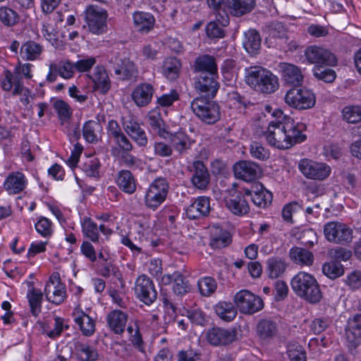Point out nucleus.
I'll return each mask as SVG.
<instances>
[{
	"label": "nucleus",
	"instance_id": "obj_53",
	"mask_svg": "<svg viewBox=\"0 0 361 361\" xmlns=\"http://www.w3.org/2000/svg\"><path fill=\"white\" fill-rule=\"evenodd\" d=\"M257 331L262 338H267L276 334V326L272 321L264 319L258 323Z\"/></svg>",
	"mask_w": 361,
	"mask_h": 361
},
{
	"label": "nucleus",
	"instance_id": "obj_31",
	"mask_svg": "<svg viewBox=\"0 0 361 361\" xmlns=\"http://www.w3.org/2000/svg\"><path fill=\"white\" fill-rule=\"evenodd\" d=\"M42 333L50 338H56L61 336L65 329H68L69 326L66 323L65 319L60 317H54L52 321L42 322L41 324Z\"/></svg>",
	"mask_w": 361,
	"mask_h": 361
},
{
	"label": "nucleus",
	"instance_id": "obj_56",
	"mask_svg": "<svg viewBox=\"0 0 361 361\" xmlns=\"http://www.w3.org/2000/svg\"><path fill=\"white\" fill-rule=\"evenodd\" d=\"M42 31L44 37L50 42L58 40L60 37H66L65 33L57 30L56 24H43Z\"/></svg>",
	"mask_w": 361,
	"mask_h": 361
},
{
	"label": "nucleus",
	"instance_id": "obj_36",
	"mask_svg": "<svg viewBox=\"0 0 361 361\" xmlns=\"http://www.w3.org/2000/svg\"><path fill=\"white\" fill-rule=\"evenodd\" d=\"M43 47L32 40L25 42L20 51V57L25 61H35L40 58Z\"/></svg>",
	"mask_w": 361,
	"mask_h": 361
},
{
	"label": "nucleus",
	"instance_id": "obj_47",
	"mask_svg": "<svg viewBox=\"0 0 361 361\" xmlns=\"http://www.w3.org/2000/svg\"><path fill=\"white\" fill-rule=\"evenodd\" d=\"M341 114L343 119L347 123H356L361 121V106H346L343 109Z\"/></svg>",
	"mask_w": 361,
	"mask_h": 361
},
{
	"label": "nucleus",
	"instance_id": "obj_28",
	"mask_svg": "<svg viewBox=\"0 0 361 361\" xmlns=\"http://www.w3.org/2000/svg\"><path fill=\"white\" fill-rule=\"evenodd\" d=\"M169 140L172 149H174L179 154L188 153L194 144V141L183 131L171 134Z\"/></svg>",
	"mask_w": 361,
	"mask_h": 361
},
{
	"label": "nucleus",
	"instance_id": "obj_2",
	"mask_svg": "<svg viewBox=\"0 0 361 361\" xmlns=\"http://www.w3.org/2000/svg\"><path fill=\"white\" fill-rule=\"evenodd\" d=\"M245 82L251 88L264 94L273 93L279 88L278 78L269 70L259 66L245 69Z\"/></svg>",
	"mask_w": 361,
	"mask_h": 361
},
{
	"label": "nucleus",
	"instance_id": "obj_18",
	"mask_svg": "<svg viewBox=\"0 0 361 361\" xmlns=\"http://www.w3.org/2000/svg\"><path fill=\"white\" fill-rule=\"evenodd\" d=\"M123 128L127 135L140 147H145L148 144V137L141 124L133 118H125Z\"/></svg>",
	"mask_w": 361,
	"mask_h": 361
},
{
	"label": "nucleus",
	"instance_id": "obj_40",
	"mask_svg": "<svg viewBox=\"0 0 361 361\" xmlns=\"http://www.w3.org/2000/svg\"><path fill=\"white\" fill-rule=\"evenodd\" d=\"M218 317L225 322L233 320L237 315V310L230 302L220 301L214 306Z\"/></svg>",
	"mask_w": 361,
	"mask_h": 361
},
{
	"label": "nucleus",
	"instance_id": "obj_20",
	"mask_svg": "<svg viewBox=\"0 0 361 361\" xmlns=\"http://www.w3.org/2000/svg\"><path fill=\"white\" fill-rule=\"evenodd\" d=\"M192 71L197 75H218V66L216 59L209 54L197 57L194 61Z\"/></svg>",
	"mask_w": 361,
	"mask_h": 361
},
{
	"label": "nucleus",
	"instance_id": "obj_61",
	"mask_svg": "<svg viewBox=\"0 0 361 361\" xmlns=\"http://www.w3.org/2000/svg\"><path fill=\"white\" fill-rule=\"evenodd\" d=\"M80 252L91 262L97 261V253L91 241L83 240L80 245Z\"/></svg>",
	"mask_w": 361,
	"mask_h": 361
},
{
	"label": "nucleus",
	"instance_id": "obj_37",
	"mask_svg": "<svg viewBox=\"0 0 361 361\" xmlns=\"http://www.w3.org/2000/svg\"><path fill=\"white\" fill-rule=\"evenodd\" d=\"M266 271L269 279H277L285 272L287 264L284 259L279 257L269 258L266 262Z\"/></svg>",
	"mask_w": 361,
	"mask_h": 361
},
{
	"label": "nucleus",
	"instance_id": "obj_48",
	"mask_svg": "<svg viewBox=\"0 0 361 361\" xmlns=\"http://www.w3.org/2000/svg\"><path fill=\"white\" fill-rule=\"evenodd\" d=\"M197 286L200 294L204 297L212 295L217 288L216 280L210 276L200 278L198 280Z\"/></svg>",
	"mask_w": 361,
	"mask_h": 361
},
{
	"label": "nucleus",
	"instance_id": "obj_5",
	"mask_svg": "<svg viewBox=\"0 0 361 361\" xmlns=\"http://www.w3.org/2000/svg\"><path fill=\"white\" fill-rule=\"evenodd\" d=\"M211 98L199 97L192 100L190 106L194 114L203 122L213 124L220 118L219 105Z\"/></svg>",
	"mask_w": 361,
	"mask_h": 361
},
{
	"label": "nucleus",
	"instance_id": "obj_29",
	"mask_svg": "<svg viewBox=\"0 0 361 361\" xmlns=\"http://www.w3.org/2000/svg\"><path fill=\"white\" fill-rule=\"evenodd\" d=\"M154 93V87L148 83H142L137 85L132 92V98L138 106L148 105Z\"/></svg>",
	"mask_w": 361,
	"mask_h": 361
},
{
	"label": "nucleus",
	"instance_id": "obj_10",
	"mask_svg": "<svg viewBox=\"0 0 361 361\" xmlns=\"http://www.w3.org/2000/svg\"><path fill=\"white\" fill-rule=\"evenodd\" d=\"M300 171L309 179L323 180L331 173V167L323 162H317L312 159H303L298 164Z\"/></svg>",
	"mask_w": 361,
	"mask_h": 361
},
{
	"label": "nucleus",
	"instance_id": "obj_14",
	"mask_svg": "<svg viewBox=\"0 0 361 361\" xmlns=\"http://www.w3.org/2000/svg\"><path fill=\"white\" fill-rule=\"evenodd\" d=\"M218 75H197L193 78L194 87L203 97L214 98L219 88Z\"/></svg>",
	"mask_w": 361,
	"mask_h": 361
},
{
	"label": "nucleus",
	"instance_id": "obj_62",
	"mask_svg": "<svg viewBox=\"0 0 361 361\" xmlns=\"http://www.w3.org/2000/svg\"><path fill=\"white\" fill-rule=\"evenodd\" d=\"M18 15L11 8L2 6L0 8V20L2 23H18Z\"/></svg>",
	"mask_w": 361,
	"mask_h": 361
},
{
	"label": "nucleus",
	"instance_id": "obj_30",
	"mask_svg": "<svg viewBox=\"0 0 361 361\" xmlns=\"http://www.w3.org/2000/svg\"><path fill=\"white\" fill-rule=\"evenodd\" d=\"M73 320L79 326L82 335L91 336L95 331V322L82 310H75L73 312Z\"/></svg>",
	"mask_w": 361,
	"mask_h": 361
},
{
	"label": "nucleus",
	"instance_id": "obj_44",
	"mask_svg": "<svg viewBox=\"0 0 361 361\" xmlns=\"http://www.w3.org/2000/svg\"><path fill=\"white\" fill-rule=\"evenodd\" d=\"M243 46L248 53L255 54L261 46V38L259 33L255 30L245 32Z\"/></svg>",
	"mask_w": 361,
	"mask_h": 361
},
{
	"label": "nucleus",
	"instance_id": "obj_12",
	"mask_svg": "<svg viewBox=\"0 0 361 361\" xmlns=\"http://www.w3.org/2000/svg\"><path fill=\"white\" fill-rule=\"evenodd\" d=\"M134 291L136 298L147 305L152 304L157 298V292L152 280L145 274L137 278Z\"/></svg>",
	"mask_w": 361,
	"mask_h": 361
},
{
	"label": "nucleus",
	"instance_id": "obj_55",
	"mask_svg": "<svg viewBox=\"0 0 361 361\" xmlns=\"http://www.w3.org/2000/svg\"><path fill=\"white\" fill-rule=\"evenodd\" d=\"M115 73L120 75L123 80H128L136 76L137 68L135 64L130 61L123 62V66L115 70Z\"/></svg>",
	"mask_w": 361,
	"mask_h": 361
},
{
	"label": "nucleus",
	"instance_id": "obj_6",
	"mask_svg": "<svg viewBox=\"0 0 361 361\" xmlns=\"http://www.w3.org/2000/svg\"><path fill=\"white\" fill-rule=\"evenodd\" d=\"M169 185L166 179L157 178L149 185L144 197L145 204L153 211L156 210L166 199Z\"/></svg>",
	"mask_w": 361,
	"mask_h": 361
},
{
	"label": "nucleus",
	"instance_id": "obj_38",
	"mask_svg": "<svg viewBox=\"0 0 361 361\" xmlns=\"http://www.w3.org/2000/svg\"><path fill=\"white\" fill-rule=\"evenodd\" d=\"M94 88L102 94H106L111 87V81L106 70L102 66H97L92 78Z\"/></svg>",
	"mask_w": 361,
	"mask_h": 361
},
{
	"label": "nucleus",
	"instance_id": "obj_7",
	"mask_svg": "<svg viewBox=\"0 0 361 361\" xmlns=\"http://www.w3.org/2000/svg\"><path fill=\"white\" fill-rule=\"evenodd\" d=\"M284 100L289 106L298 110L312 109L316 103L314 94L307 88H292L286 93Z\"/></svg>",
	"mask_w": 361,
	"mask_h": 361
},
{
	"label": "nucleus",
	"instance_id": "obj_23",
	"mask_svg": "<svg viewBox=\"0 0 361 361\" xmlns=\"http://www.w3.org/2000/svg\"><path fill=\"white\" fill-rule=\"evenodd\" d=\"M279 68L281 76L286 83L299 86L303 82L304 75L301 69L297 66L289 63H281Z\"/></svg>",
	"mask_w": 361,
	"mask_h": 361
},
{
	"label": "nucleus",
	"instance_id": "obj_9",
	"mask_svg": "<svg viewBox=\"0 0 361 361\" xmlns=\"http://www.w3.org/2000/svg\"><path fill=\"white\" fill-rule=\"evenodd\" d=\"M324 233L329 242L347 244L353 239V230L343 223L330 221L324 226Z\"/></svg>",
	"mask_w": 361,
	"mask_h": 361
},
{
	"label": "nucleus",
	"instance_id": "obj_15",
	"mask_svg": "<svg viewBox=\"0 0 361 361\" xmlns=\"http://www.w3.org/2000/svg\"><path fill=\"white\" fill-rule=\"evenodd\" d=\"M305 56L310 64L334 66L337 59L328 49L317 46H310L305 51Z\"/></svg>",
	"mask_w": 361,
	"mask_h": 361
},
{
	"label": "nucleus",
	"instance_id": "obj_57",
	"mask_svg": "<svg viewBox=\"0 0 361 361\" xmlns=\"http://www.w3.org/2000/svg\"><path fill=\"white\" fill-rule=\"evenodd\" d=\"M100 166L97 159L93 158L87 160L82 164L81 169L89 177H97L99 176V168Z\"/></svg>",
	"mask_w": 361,
	"mask_h": 361
},
{
	"label": "nucleus",
	"instance_id": "obj_58",
	"mask_svg": "<svg viewBox=\"0 0 361 361\" xmlns=\"http://www.w3.org/2000/svg\"><path fill=\"white\" fill-rule=\"evenodd\" d=\"M153 150L155 156L159 157H169L173 154L172 147L163 141H155L153 143Z\"/></svg>",
	"mask_w": 361,
	"mask_h": 361
},
{
	"label": "nucleus",
	"instance_id": "obj_51",
	"mask_svg": "<svg viewBox=\"0 0 361 361\" xmlns=\"http://www.w3.org/2000/svg\"><path fill=\"white\" fill-rule=\"evenodd\" d=\"M175 281L173 285V293L177 295H183L188 293L190 287L188 281L179 271H175Z\"/></svg>",
	"mask_w": 361,
	"mask_h": 361
},
{
	"label": "nucleus",
	"instance_id": "obj_60",
	"mask_svg": "<svg viewBox=\"0 0 361 361\" xmlns=\"http://www.w3.org/2000/svg\"><path fill=\"white\" fill-rule=\"evenodd\" d=\"M348 324V332L355 338L361 340V314H355L352 319H350Z\"/></svg>",
	"mask_w": 361,
	"mask_h": 361
},
{
	"label": "nucleus",
	"instance_id": "obj_1",
	"mask_svg": "<svg viewBox=\"0 0 361 361\" xmlns=\"http://www.w3.org/2000/svg\"><path fill=\"white\" fill-rule=\"evenodd\" d=\"M305 130V123L284 116L282 120L269 122L263 135L269 145L279 149H287L306 140L303 133Z\"/></svg>",
	"mask_w": 361,
	"mask_h": 361
},
{
	"label": "nucleus",
	"instance_id": "obj_33",
	"mask_svg": "<svg viewBox=\"0 0 361 361\" xmlns=\"http://www.w3.org/2000/svg\"><path fill=\"white\" fill-rule=\"evenodd\" d=\"M128 314L121 310H113L106 317L109 329L116 334H122L126 326Z\"/></svg>",
	"mask_w": 361,
	"mask_h": 361
},
{
	"label": "nucleus",
	"instance_id": "obj_64",
	"mask_svg": "<svg viewBox=\"0 0 361 361\" xmlns=\"http://www.w3.org/2000/svg\"><path fill=\"white\" fill-rule=\"evenodd\" d=\"M178 98L179 95L176 90H171L169 94H164L157 97V104L161 107H168L171 106Z\"/></svg>",
	"mask_w": 361,
	"mask_h": 361
},
{
	"label": "nucleus",
	"instance_id": "obj_27",
	"mask_svg": "<svg viewBox=\"0 0 361 361\" xmlns=\"http://www.w3.org/2000/svg\"><path fill=\"white\" fill-rule=\"evenodd\" d=\"M181 69V61L176 57L169 56L163 61L161 71L167 80L174 81L179 78Z\"/></svg>",
	"mask_w": 361,
	"mask_h": 361
},
{
	"label": "nucleus",
	"instance_id": "obj_26",
	"mask_svg": "<svg viewBox=\"0 0 361 361\" xmlns=\"http://www.w3.org/2000/svg\"><path fill=\"white\" fill-rule=\"evenodd\" d=\"M232 242V236L228 231L220 226H213L210 233V246L214 249H221L228 246Z\"/></svg>",
	"mask_w": 361,
	"mask_h": 361
},
{
	"label": "nucleus",
	"instance_id": "obj_43",
	"mask_svg": "<svg viewBox=\"0 0 361 361\" xmlns=\"http://www.w3.org/2000/svg\"><path fill=\"white\" fill-rule=\"evenodd\" d=\"M27 298L32 314L37 317L41 311L43 293L41 290L32 287L27 290Z\"/></svg>",
	"mask_w": 361,
	"mask_h": 361
},
{
	"label": "nucleus",
	"instance_id": "obj_13",
	"mask_svg": "<svg viewBox=\"0 0 361 361\" xmlns=\"http://www.w3.org/2000/svg\"><path fill=\"white\" fill-rule=\"evenodd\" d=\"M44 294L47 300L56 304H61L66 298V285L61 283L59 273H53L44 288Z\"/></svg>",
	"mask_w": 361,
	"mask_h": 361
},
{
	"label": "nucleus",
	"instance_id": "obj_42",
	"mask_svg": "<svg viewBox=\"0 0 361 361\" xmlns=\"http://www.w3.org/2000/svg\"><path fill=\"white\" fill-rule=\"evenodd\" d=\"M102 128L97 121L90 120L82 126V135L85 140L90 143H96L99 140V134Z\"/></svg>",
	"mask_w": 361,
	"mask_h": 361
},
{
	"label": "nucleus",
	"instance_id": "obj_54",
	"mask_svg": "<svg viewBox=\"0 0 361 361\" xmlns=\"http://www.w3.org/2000/svg\"><path fill=\"white\" fill-rule=\"evenodd\" d=\"M250 152L253 158L262 161L267 160L270 156L269 150L258 142H252L251 143Z\"/></svg>",
	"mask_w": 361,
	"mask_h": 361
},
{
	"label": "nucleus",
	"instance_id": "obj_24",
	"mask_svg": "<svg viewBox=\"0 0 361 361\" xmlns=\"http://www.w3.org/2000/svg\"><path fill=\"white\" fill-rule=\"evenodd\" d=\"M192 175L191 182L199 190H204L207 188L210 176L206 166L201 161H195L192 164Z\"/></svg>",
	"mask_w": 361,
	"mask_h": 361
},
{
	"label": "nucleus",
	"instance_id": "obj_8",
	"mask_svg": "<svg viewBox=\"0 0 361 361\" xmlns=\"http://www.w3.org/2000/svg\"><path fill=\"white\" fill-rule=\"evenodd\" d=\"M234 303L241 313L252 314L264 307L262 299L247 290H241L235 293Z\"/></svg>",
	"mask_w": 361,
	"mask_h": 361
},
{
	"label": "nucleus",
	"instance_id": "obj_39",
	"mask_svg": "<svg viewBox=\"0 0 361 361\" xmlns=\"http://www.w3.org/2000/svg\"><path fill=\"white\" fill-rule=\"evenodd\" d=\"M76 356L80 361H97L99 360L97 350L92 345L78 342L75 345Z\"/></svg>",
	"mask_w": 361,
	"mask_h": 361
},
{
	"label": "nucleus",
	"instance_id": "obj_3",
	"mask_svg": "<svg viewBox=\"0 0 361 361\" xmlns=\"http://www.w3.org/2000/svg\"><path fill=\"white\" fill-rule=\"evenodd\" d=\"M293 292L310 303H317L322 298V291L315 277L305 271H300L290 281Z\"/></svg>",
	"mask_w": 361,
	"mask_h": 361
},
{
	"label": "nucleus",
	"instance_id": "obj_63",
	"mask_svg": "<svg viewBox=\"0 0 361 361\" xmlns=\"http://www.w3.org/2000/svg\"><path fill=\"white\" fill-rule=\"evenodd\" d=\"M59 75L64 79L71 78L74 75V63L70 61H62L58 64Z\"/></svg>",
	"mask_w": 361,
	"mask_h": 361
},
{
	"label": "nucleus",
	"instance_id": "obj_45",
	"mask_svg": "<svg viewBox=\"0 0 361 361\" xmlns=\"http://www.w3.org/2000/svg\"><path fill=\"white\" fill-rule=\"evenodd\" d=\"M85 16L87 23H105L108 14L106 10L97 6L90 5L86 8Z\"/></svg>",
	"mask_w": 361,
	"mask_h": 361
},
{
	"label": "nucleus",
	"instance_id": "obj_32",
	"mask_svg": "<svg viewBox=\"0 0 361 361\" xmlns=\"http://www.w3.org/2000/svg\"><path fill=\"white\" fill-rule=\"evenodd\" d=\"M115 181L118 188L126 194L132 195L136 191V180L128 170L123 169L118 171Z\"/></svg>",
	"mask_w": 361,
	"mask_h": 361
},
{
	"label": "nucleus",
	"instance_id": "obj_4",
	"mask_svg": "<svg viewBox=\"0 0 361 361\" xmlns=\"http://www.w3.org/2000/svg\"><path fill=\"white\" fill-rule=\"evenodd\" d=\"M33 66L30 63H24L21 66H16L13 73L5 69L1 78V87L6 92L13 89V95H19L24 91L28 92V90L24 87L22 81V75L27 79L32 77L31 69Z\"/></svg>",
	"mask_w": 361,
	"mask_h": 361
},
{
	"label": "nucleus",
	"instance_id": "obj_34",
	"mask_svg": "<svg viewBox=\"0 0 361 361\" xmlns=\"http://www.w3.org/2000/svg\"><path fill=\"white\" fill-rule=\"evenodd\" d=\"M256 6V0H230L229 9L233 16L242 17L251 13Z\"/></svg>",
	"mask_w": 361,
	"mask_h": 361
},
{
	"label": "nucleus",
	"instance_id": "obj_11",
	"mask_svg": "<svg viewBox=\"0 0 361 361\" xmlns=\"http://www.w3.org/2000/svg\"><path fill=\"white\" fill-rule=\"evenodd\" d=\"M82 233L84 238L93 243H100V233H102L106 239H109L113 233V230L109 227L101 224H97L90 217L85 216L80 219Z\"/></svg>",
	"mask_w": 361,
	"mask_h": 361
},
{
	"label": "nucleus",
	"instance_id": "obj_16",
	"mask_svg": "<svg viewBox=\"0 0 361 361\" xmlns=\"http://www.w3.org/2000/svg\"><path fill=\"white\" fill-rule=\"evenodd\" d=\"M236 178L245 182H252L257 180L262 173L260 166L252 161H239L233 167Z\"/></svg>",
	"mask_w": 361,
	"mask_h": 361
},
{
	"label": "nucleus",
	"instance_id": "obj_59",
	"mask_svg": "<svg viewBox=\"0 0 361 361\" xmlns=\"http://www.w3.org/2000/svg\"><path fill=\"white\" fill-rule=\"evenodd\" d=\"M54 108L58 114L61 121H65L71 116V111L69 105L63 100H57L54 104Z\"/></svg>",
	"mask_w": 361,
	"mask_h": 361
},
{
	"label": "nucleus",
	"instance_id": "obj_22",
	"mask_svg": "<svg viewBox=\"0 0 361 361\" xmlns=\"http://www.w3.org/2000/svg\"><path fill=\"white\" fill-rule=\"evenodd\" d=\"M211 211L210 200L205 196L197 197L186 209L185 214L190 219H197L209 215Z\"/></svg>",
	"mask_w": 361,
	"mask_h": 361
},
{
	"label": "nucleus",
	"instance_id": "obj_50",
	"mask_svg": "<svg viewBox=\"0 0 361 361\" xmlns=\"http://www.w3.org/2000/svg\"><path fill=\"white\" fill-rule=\"evenodd\" d=\"M322 272L328 278L336 279L344 274L342 264L335 262H326L322 266Z\"/></svg>",
	"mask_w": 361,
	"mask_h": 361
},
{
	"label": "nucleus",
	"instance_id": "obj_21",
	"mask_svg": "<svg viewBox=\"0 0 361 361\" xmlns=\"http://www.w3.org/2000/svg\"><path fill=\"white\" fill-rule=\"evenodd\" d=\"M207 339L214 346L226 345L235 341V334L228 329L213 327L208 330Z\"/></svg>",
	"mask_w": 361,
	"mask_h": 361
},
{
	"label": "nucleus",
	"instance_id": "obj_52",
	"mask_svg": "<svg viewBox=\"0 0 361 361\" xmlns=\"http://www.w3.org/2000/svg\"><path fill=\"white\" fill-rule=\"evenodd\" d=\"M286 353L290 361H307V353L300 344L288 345Z\"/></svg>",
	"mask_w": 361,
	"mask_h": 361
},
{
	"label": "nucleus",
	"instance_id": "obj_17",
	"mask_svg": "<svg viewBox=\"0 0 361 361\" xmlns=\"http://www.w3.org/2000/svg\"><path fill=\"white\" fill-rule=\"evenodd\" d=\"M28 185V179L20 171L10 172L6 177L3 188L9 195H20L25 192Z\"/></svg>",
	"mask_w": 361,
	"mask_h": 361
},
{
	"label": "nucleus",
	"instance_id": "obj_46",
	"mask_svg": "<svg viewBox=\"0 0 361 361\" xmlns=\"http://www.w3.org/2000/svg\"><path fill=\"white\" fill-rule=\"evenodd\" d=\"M326 65L314 66L312 68L313 75L318 80H322L325 82H332L336 78V72L327 68Z\"/></svg>",
	"mask_w": 361,
	"mask_h": 361
},
{
	"label": "nucleus",
	"instance_id": "obj_35",
	"mask_svg": "<svg viewBox=\"0 0 361 361\" xmlns=\"http://www.w3.org/2000/svg\"><path fill=\"white\" fill-rule=\"evenodd\" d=\"M290 259L295 263L300 266L310 267L314 262V255L312 252L307 249L293 247L289 252Z\"/></svg>",
	"mask_w": 361,
	"mask_h": 361
},
{
	"label": "nucleus",
	"instance_id": "obj_49",
	"mask_svg": "<svg viewBox=\"0 0 361 361\" xmlns=\"http://www.w3.org/2000/svg\"><path fill=\"white\" fill-rule=\"evenodd\" d=\"M36 231L43 238H49L54 233L52 222L47 218L41 216L35 224Z\"/></svg>",
	"mask_w": 361,
	"mask_h": 361
},
{
	"label": "nucleus",
	"instance_id": "obj_41",
	"mask_svg": "<svg viewBox=\"0 0 361 361\" xmlns=\"http://www.w3.org/2000/svg\"><path fill=\"white\" fill-rule=\"evenodd\" d=\"M162 109L158 106L151 110L148 113V121L149 126L157 131L158 135L162 138H165L164 121L161 118Z\"/></svg>",
	"mask_w": 361,
	"mask_h": 361
},
{
	"label": "nucleus",
	"instance_id": "obj_19",
	"mask_svg": "<svg viewBox=\"0 0 361 361\" xmlns=\"http://www.w3.org/2000/svg\"><path fill=\"white\" fill-rule=\"evenodd\" d=\"M245 195L250 197L253 204L261 208L269 205L273 199L272 193L262 184L252 185L250 189H245Z\"/></svg>",
	"mask_w": 361,
	"mask_h": 361
},
{
	"label": "nucleus",
	"instance_id": "obj_25",
	"mask_svg": "<svg viewBox=\"0 0 361 361\" xmlns=\"http://www.w3.org/2000/svg\"><path fill=\"white\" fill-rule=\"evenodd\" d=\"M226 207L235 215L243 216L250 211L249 204L243 194L235 191L226 200Z\"/></svg>",
	"mask_w": 361,
	"mask_h": 361
}]
</instances>
